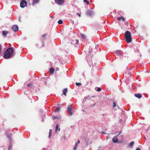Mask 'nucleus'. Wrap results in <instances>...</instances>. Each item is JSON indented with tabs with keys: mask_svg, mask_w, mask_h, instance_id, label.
<instances>
[{
	"mask_svg": "<svg viewBox=\"0 0 150 150\" xmlns=\"http://www.w3.org/2000/svg\"><path fill=\"white\" fill-rule=\"evenodd\" d=\"M136 150H141V149L140 148H137L136 149Z\"/></svg>",
	"mask_w": 150,
	"mask_h": 150,
	"instance_id": "nucleus-35",
	"label": "nucleus"
},
{
	"mask_svg": "<svg viewBox=\"0 0 150 150\" xmlns=\"http://www.w3.org/2000/svg\"><path fill=\"white\" fill-rule=\"evenodd\" d=\"M12 29L15 32H16L18 30V27L17 25H14L12 26Z\"/></svg>",
	"mask_w": 150,
	"mask_h": 150,
	"instance_id": "nucleus-6",
	"label": "nucleus"
},
{
	"mask_svg": "<svg viewBox=\"0 0 150 150\" xmlns=\"http://www.w3.org/2000/svg\"><path fill=\"white\" fill-rule=\"evenodd\" d=\"M117 137V136L114 137L112 139V141L114 143H117L118 142L119 139Z\"/></svg>",
	"mask_w": 150,
	"mask_h": 150,
	"instance_id": "nucleus-7",
	"label": "nucleus"
},
{
	"mask_svg": "<svg viewBox=\"0 0 150 150\" xmlns=\"http://www.w3.org/2000/svg\"><path fill=\"white\" fill-rule=\"evenodd\" d=\"M125 39L127 43H130L132 42V36L131 33L128 31L126 32L125 34Z\"/></svg>",
	"mask_w": 150,
	"mask_h": 150,
	"instance_id": "nucleus-2",
	"label": "nucleus"
},
{
	"mask_svg": "<svg viewBox=\"0 0 150 150\" xmlns=\"http://www.w3.org/2000/svg\"><path fill=\"white\" fill-rule=\"evenodd\" d=\"M81 37L82 38L84 39H86V36L85 35L83 34H81Z\"/></svg>",
	"mask_w": 150,
	"mask_h": 150,
	"instance_id": "nucleus-19",
	"label": "nucleus"
},
{
	"mask_svg": "<svg viewBox=\"0 0 150 150\" xmlns=\"http://www.w3.org/2000/svg\"><path fill=\"white\" fill-rule=\"evenodd\" d=\"M7 136L8 138H11V135L9 134H7Z\"/></svg>",
	"mask_w": 150,
	"mask_h": 150,
	"instance_id": "nucleus-29",
	"label": "nucleus"
},
{
	"mask_svg": "<svg viewBox=\"0 0 150 150\" xmlns=\"http://www.w3.org/2000/svg\"><path fill=\"white\" fill-rule=\"evenodd\" d=\"M50 131H51V132L52 130H51V129H50Z\"/></svg>",
	"mask_w": 150,
	"mask_h": 150,
	"instance_id": "nucleus-37",
	"label": "nucleus"
},
{
	"mask_svg": "<svg viewBox=\"0 0 150 150\" xmlns=\"http://www.w3.org/2000/svg\"><path fill=\"white\" fill-rule=\"evenodd\" d=\"M86 14L88 16H91L93 14V12L91 10H88L86 12Z\"/></svg>",
	"mask_w": 150,
	"mask_h": 150,
	"instance_id": "nucleus-8",
	"label": "nucleus"
},
{
	"mask_svg": "<svg viewBox=\"0 0 150 150\" xmlns=\"http://www.w3.org/2000/svg\"><path fill=\"white\" fill-rule=\"evenodd\" d=\"M68 111V113L69 115H73L72 112L74 111V110L72 109L71 106H69L67 108Z\"/></svg>",
	"mask_w": 150,
	"mask_h": 150,
	"instance_id": "nucleus-3",
	"label": "nucleus"
},
{
	"mask_svg": "<svg viewBox=\"0 0 150 150\" xmlns=\"http://www.w3.org/2000/svg\"><path fill=\"white\" fill-rule=\"evenodd\" d=\"M121 132H120L119 134L117 135V136L118 137V139L119 140H122L123 139V137L122 135H120V134L121 133Z\"/></svg>",
	"mask_w": 150,
	"mask_h": 150,
	"instance_id": "nucleus-9",
	"label": "nucleus"
},
{
	"mask_svg": "<svg viewBox=\"0 0 150 150\" xmlns=\"http://www.w3.org/2000/svg\"><path fill=\"white\" fill-rule=\"evenodd\" d=\"M33 1V3L34 4H37L38 3V0H32Z\"/></svg>",
	"mask_w": 150,
	"mask_h": 150,
	"instance_id": "nucleus-21",
	"label": "nucleus"
},
{
	"mask_svg": "<svg viewBox=\"0 0 150 150\" xmlns=\"http://www.w3.org/2000/svg\"><path fill=\"white\" fill-rule=\"evenodd\" d=\"M58 130L59 131H60V128H59V125L58 124H57L55 127V131H57Z\"/></svg>",
	"mask_w": 150,
	"mask_h": 150,
	"instance_id": "nucleus-17",
	"label": "nucleus"
},
{
	"mask_svg": "<svg viewBox=\"0 0 150 150\" xmlns=\"http://www.w3.org/2000/svg\"><path fill=\"white\" fill-rule=\"evenodd\" d=\"M117 19L118 21L122 20L123 22H125V18L122 16L117 18Z\"/></svg>",
	"mask_w": 150,
	"mask_h": 150,
	"instance_id": "nucleus-13",
	"label": "nucleus"
},
{
	"mask_svg": "<svg viewBox=\"0 0 150 150\" xmlns=\"http://www.w3.org/2000/svg\"><path fill=\"white\" fill-rule=\"evenodd\" d=\"M27 2L24 0H21V2L20 3V7L22 8H23L27 6Z\"/></svg>",
	"mask_w": 150,
	"mask_h": 150,
	"instance_id": "nucleus-4",
	"label": "nucleus"
},
{
	"mask_svg": "<svg viewBox=\"0 0 150 150\" xmlns=\"http://www.w3.org/2000/svg\"><path fill=\"white\" fill-rule=\"evenodd\" d=\"M63 21L62 20H59L58 22V23L59 24H61L62 23Z\"/></svg>",
	"mask_w": 150,
	"mask_h": 150,
	"instance_id": "nucleus-24",
	"label": "nucleus"
},
{
	"mask_svg": "<svg viewBox=\"0 0 150 150\" xmlns=\"http://www.w3.org/2000/svg\"><path fill=\"white\" fill-rule=\"evenodd\" d=\"M86 138H85V140L86 141Z\"/></svg>",
	"mask_w": 150,
	"mask_h": 150,
	"instance_id": "nucleus-39",
	"label": "nucleus"
},
{
	"mask_svg": "<svg viewBox=\"0 0 150 150\" xmlns=\"http://www.w3.org/2000/svg\"><path fill=\"white\" fill-rule=\"evenodd\" d=\"M55 3L59 5H61L64 2V0H55Z\"/></svg>",
	"mask_w": 150,
	"mask_h": 150,
	"instance_id": "nucleus-5",
	"label": "nucleus"
},
{
	"mask_svg": "<svg viewBox=\"0 0 150 150\" xmlns=\"http://www.w3.org/2000/svg\"><path fill=\"white\" fill-rule=\"evenodd\" d=\"M80 142V141L78 140L77 141V142L76 143L75 145V146L74 147V150H76L77 147H78V144H79Z\"/></svg>",
	"mask_w": 150,
	"mask_h": 150,
	"instance_id": "nucleus-12",
	"label": "nucleus"
},
{
	"mask_svg": "<svg viewBox=\"0 0 150 150\" xmlns=\"http://www.w3.org/2000/svg\"><path fill=\"white\" fill-rule=\"evenodd\" d=\"M115 52L119 56H120L122 55L121 53L119 52V50H116L115 51Z\"/></svg>",
	"mask_w": 150,
	"mask_h": 150,
	"instance_id": "nucleus-15",
	"label": "nucleus"
},
{
	"mask_svg": "<svg viewBox=\"0 0 150 150\" xmlns=\"http://www.w3.org/2000/svg\"><path fill=\"white\" fill-rule=\"evenodd\" d=\"M101 91V89L100 88V87H99V88H98L97 89V91Z\"/></svg>",
	"mask_w": 150,
	"mask_h": 150,
	"instance_id": "nucleus-30",
	"label": "nucleus"
},
{
	"mask_svg": "<svg viewBox=\"0 0 150 150\" xmlns=\"http://www.w3.org/2000/svg\"><path fill=\"white\" fill-rule=\"evenodd\" d=\"M84 3H86L87 5H88L89 4V1L88 0H83Z\"/></svg>",
	"mask_w": 150,
	"mask_h": 150,
	"instance_id": "nucleus-23",
	"label": "nucleus"
},
{
	"mask_svg": "<svg viewBox=\"0 0 150 150\" xmlns=\"http://www.w3.org/2000/svg\"><path fill=\"white\" fill-rule=\"evenodd\" d=\"M67 91V88H65L64 89L63 91V94L65 95L66 96V93Z\"/></svg>",
	"mask_w": 150,
	"mask_h": 150,
	"instance_id": "nucleus-14",
	"label": "nucleus"
},
{
	"mask_svg": "<svg viewBox=\"0 0 150 150\" xmlns=\"http://www.w3.org/2000/svg\"><path fill=\"white\" fill-rule=\"evenodd\" d=\"M55 69L57 71H58L59 70V68L58 67H56Z\"/></svg>",
	"mask_w": 150,
	"mask_h": 150,
	"instance_id": "nucleus-33",
	"label": "nucleus"
},
{
	"mask_svg": "<svg viewBox=\"0 0 150 150\" xmlns=\"http://www.w3.org/2000/svg\"><path fill=\"white\" fill-rule=\"evenodd\" d=\"M76 41V44H78L79 43V40H75Z\"/></svg>",
	"mask_w": 150,
	"mask_h": 150,
	"instance_id": "nucleus-31",
	"label": "nucleus"
},
{
	"mask_svg": "<svg viewBox=\"0 0 150 150\" xmlns=\"http://www.w3.org/2000/svg\"><path fill=\"white\" fill-rule=\"evenodd\" d=\"M134 142H132L130 143L129 144V146L130 147H132L134 145Z\"/></svg>",
	"mask_w": 150,
	"mask_h": 150,
	"instance_id": "nucleus-20",
	"label": "nucleus"
},
{
	"mask_svg": "<svg viewBox=\"0 0 150 150\" xmlns=\"http://www.w3.org/2000/svg\"><path fill=\"white\" fill-rule=\"evenodd\" d=\"M52 118L53 120H55V119H59L60 118V117H59L58 116H52Z\"/></svg>",
	"mask_w": 150,
	"mask_h": 150,
	"instance_id": "nucleus-16",
	"label": "nucleus"
},
{
	"mask_svg": "<svg viewBox=\"0 0 150 150\" xmlns=\"http://www.w3.org/2000/svg\"><path fill=\"white\" fill-rule=\"evenodd\" d=\"M8 33V31L4 30L2 32V34L5 37Z\"/></svg>",
	"mask_w": 150,
	"mask_h": 150,
	"instance_id": "nucleus-10",
	"label": "nucleus"
},
{
	"mask_svg": "<svg viewBox=\"0 0 150 150\" xmlns=\"http://www.w3.org/2000/svg\"><path fill=\"white\" fill-rule=\"evenodd\" d=\"M135 96L139 98H140L142 97V95L141 94L139 93L135 94H134Z\"/></svg>",
	"mask_w": 150,
	"mask_h": 150,
	"instance_id": "nucleus-11",
	"label": "nucleus"
},
{
	"mask_svg": "<svg viewBox=\"0 0 150 150\" xmlns=\"http://www.w3.org/2000/svg\"><path fill=\"white\" fill-rule=\"evenodd\" d=\"M60 109V108L59 107L57 108L55 110V112H58Z\"/></svg>",
	"mask_w": 150,
	"mask_h": 150,
	"instance_id": "nucleus-22",
	"label": "nucleus"
},
{
	"mask_svg": "<svg viewBox=\"0 0 150 150\" xmlns=\"http://www.w3.org/2000/svg\"><path fill=\"white\" fill-rule=\"evenodd\" d=\"M45 79L44 78V79Z\"/></svg>",
	"mask_w": 150,
	"mask_h": 150,
	"instance_id": "nucleus-40",
	"label": "nucleus"
},
{
	"mask_svg": "<svg viewBox=\"0 0 150 150\" xmlns=\"http://www.w3.org/2000/svg\"><path fill=\"white\" fill-rule=\"evenodd\" d=\"M77 15H78V16L79 17H80V16H81V15H80V14H79V13H77Z\"/></svg>",
	"mask_w": 150,
	"mask_h": 150,
	"instance_id": "nucleus-34",
	"label": "nucleus"
},
{
	"mask_svg": "<svg viewBox=\"0 0 150 150\" xmlns=\"http://www.w3.org/2000/svg\"><path fill=\"white\" fill-rule=\"evenodd\" d=\"M76 85L77 86H80L81 85V83H76Z\"/></svg>",
	"mask_w": 150,
	"mask_h": 150,
	"instance_id": "nucleus-26",
	"label": "nucleus"
},
{
	"mask_svg": "<svg viewBox=\"0 0 150 150\" xmlns=\"http://www.w3.org/2000/svg\"><path fill=\"white\" fill-rule=\"evenodd\" d=\"M45 82L46 83L47 82L46 81H45Z\"/></svg>",
	"mask_w": 150,
	"mask_h": 150,
	"instance_id": "nucleus-38",
	"label": "nucleus"
},
{
	"mask_svg": "<svg viewBox=\"0 0 150 150\" xmlns=\"http://www.w3.org/2000/svg\"><path fill=\"white\" fill-rule=\"evenodd\" d=\"M54 71V69L53 68H51L50 69V72L51 73H53Z\"/></svg>",
	"mask_w": 150,
	"mask_h": 150,
	"instance_id": "nucleus-18",
	"label": "nucleus"
},
{
	"mask_svg": "<svg viewBox=\"0 0 150 150\" xmlns=\"http://www.w3.org/2000/svg\"><path fill=\"white\" fill-rule=\"evenodd\" d=\"M32 85V84H27V86L28 87H30Z\"/></svg>",
	"mask_w": 150,
	"mask_h": 150,
	"instance_id": "nucleus-32",
	"label": "nucleus"
},
{
	"mask_svg": "<svg viewBox=\"0 0 150 150\" xmlns=\"http://www.w3.org/2000/svg\"><path fill=\"white\" fill-rule=\"evenodd\" d=\"M52 136V132L51 131H50L49 132V138H50Z\"/></svg>",
	"mask_w": 150,
	"mask_h": 150,
	"instance_id": "nucleus-25",
	"label": "nucleus"
},
{
	"mask_svg": "<svg viewBox=\"0 0 150 150\" xmlns=\"http://www.w3.org/2000/svg\"><path fill=\"white\" fill-rule=\"evenodd\" d=\"M47 35V33H46L45 34H44V35H42V37L44 39H45V36Z\"/></svg>",
	"mask_w": 150,
	"mask_h": 150,
	"instance_id": "nucleus-27",
	"label": "nucleus"
},
{
	"mask_svg": "<svg viewBox=\"0 0 150 150\" xmlns=\"http://www.w3.org/2000/svg\"><path fill=\"white\" fill-rule=\"evenodd\" d=\"M13 50L11 47H10L6 50L4 53V57L7 59L11 57L13 54Z\"/></svg>",
	"mask_w": 150,
	"mask_h": 150,
	"instance_id": "nucleus-1",
	"label": "nucleus"
},
{
	"mask_svg": "<svg viewBox=\"0 0 150 150\" xmlns=\"http://www.w3.org/2000/svg\"><path fill=\"white\" fill-rule=\"evenodd\" d=\"M147 72H149V71H147Z\"/></svg>",
	"mask_w": 150,
	"mask_h": 150,
	"instance_id": "nucleus-41",
	"label": "nucleus"
},
{
	"mask_svg": "<svg viewBox=\"0 0 150 150\" xmlns=\"http://www.w3.org/2000/svg\"><path fill=\"white\" fill-rule=\"evenodd\" d=\"M11 148V146H9V149H10V148Z\"/></svg>",
	"mask_w": 150,
	"mask_h": 150,
	"instance_id": "nucleus-36",
	"label": "nucleus"
},
{
	"mask_svg": "<svg viewBox=\"0 0 150 150\" xmlns=\"http://www.w3.org/2000/svg\"><path fill=\"white\" fill-rule=\"evenodd\" d=\"M113 103V107H115L116 106V104H115V102H114Z\"/></svg>",
	"mask_w": 150,
	"mask_h": 150,
	"instance_id": "nucleus-28",
	"label": "nucleus"
}]
</instances>
